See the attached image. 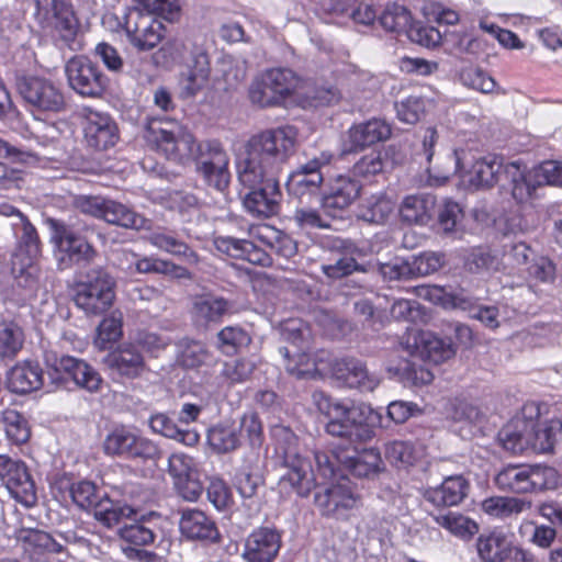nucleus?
Returning <instances> with one entry per match:
<instances>
[{
    "instance_id": "nucleus-1",
    "label": "nucleus",
    "mask_w": 562,
    "mask_h": 562,
    "mask_svg": "<svg viewBox=\"0 0 562 562\" xmlns=\"http://www.w3.org/2000/svg\"><path fill=\"white\" fill-rule=\"evenodd\" d=\"M292 127L266 130L251 136L236 161L238 182L249 190L243 199L245 209L257 217L277 215L282 192L279 176L295 153Z\"/></svg>"
},
{
    "instance_id": "nucleus-2",
    "label": "nucleus",
    "mask_w": 562,
    "mask_h": 562,
    "mask_svg": "<svg viewBox=\"0 0 562 562\" xmlns=\"http://www.w3.org/2000/svg\"><path fill=\"white\" fill-rule=\"evenodd\" d=\"M170 126L171 128H149L157 149L168 160L180 165L195 161L198 172L203 176L209 186L224 191L229 184L231 172L229 157L223 145L215 139L196 143L187 127L175 123Z\"/></svg>"
},
{
    "instance_id": "nucleus-3",
    "label": "nucleus",
    "mask_w": 562,
    "mask_h": 562,
    "mask_svg": "<svg viewBox=\"0 0 562 562\" xmlns=\"http://www.w3.org/2000/svg\"><path fill=\"white\" fill-rule=\"evenodd\" d=\"M313 404L327 418L325 431L341 439L340 445H366L375 435L373 419L378 414L364 404H348L317 390Z\"/></svg>"
},
{
    "instance_id": "nucleus-4",
    "label": "nucleus",
    "mask_w": 562,
    "mask_h": 562,
    "mask_svg": "<svg viewBox=\"0 0 562 562\" xmlns=\"http://www.w3.org/2000/svg\"><path fill=\"white\" fill-rule=\"evenodd\" d=\"M464 181L473 189H490L495 183L505 179L508 181L513 199L517 203H524L532 198L535 186L525 168L513 161L503 164V159L495 155H488L476 159L463 176Z\"/></svg>"
},
{
    "instance_id": "nucleus-5",
    "label": "nucleus",
    "mask_w": 562,
    "mask_h": 562,
    "mask_svg": "<svg viewBox=\"0 0 562 562\" xmlns=\"http://www.w3.org/2000/svg\"><path fill=\"white\" fill-rule=\"evenodd\" d=\"M560 475L549 465L540 463H508L494 476L495 486L512 494H539L555 490Z\"/></svg>"
},
{
    "instance_id": "nucleus-6",
    "label": "nucleus",
    "mask_w": 562,
    "mask_h": 562,
    "mask_svg": "<svg viewBox=\"0 0 562 562\" xmlns=\"http://www.w3.org/2000/svg\"><path fill=\"white\" fill-rule=\"evenodd\" d=\"M276 452L288 472L281 476L280 484L289 485L301 497H306L315 486V474L311 461L301 456L297 437L282 429L278 437Z\"/></svg>"
},
{
    "instance_id": "nucleus-7",
    "label": "nucleus",
    "mask_w": 562,
    "mask_h": 562,
    "mask_svg": "<svg viewBox=\"0 0 562 562\" xmlns=\"http://www.w3.org/2000/svg\"><path fill=\"white\" fill-rule=\"evenodd\" d=\"M115 280L102 267L88 270L75 285L74 302L88 315L105 313L115 299Z\"/></svg>"
},
{
    "instance_id": "nucleus-8",
    "label": "nucleus",
    "mask_w": 562,
    "mask_h": 562,
    "mask_svg": "<svg viewBox=\"0 0 562 562\" xmlns=\"http://www.w3.org/2000/svg\"><path fill=\"white\" fill-rule=\"evenodd\" d=\"M46 223L52 232L50 239L57 248V262L60 270L74 266H87L97 257L98 252L93 245L65 222L47 218Z\"/></svg>"
},
{
    "instance_id": "nucleus-9",
    "label": "nucleus",
    "mask_w": 562,
    "mask_h": 562,
    "mask_svg": "<svg viewBox=\"0 0 562 562\" xmlns=\"http://www.w3.org/2000/svg\"><path fill=\"white\" fill-rule=\"evenodd\" d=\"M103 450L111 457L143 462L156 461L161 457L160 449L153 440L125 426L115 427L106 435Z\"/></svg>"
},
{
    "instance_id": "nucleus-10",
    "label": "nucleus",
    "mask_w": 562,
    "mask_h": 562,
    "mask_svg": "<svg viewBox=\"0 0 562 562\" xmlns=\"http://www.w3.org/2000/svg\"><path fill=\"white\" fill-rule=\"evenodd\" d=\"M293 89V71L285 68H273L252 80L248 95L252 104L260 108H270L281 105Z\"/></svg>"
},
{
    "instance_id": "nucleus-11",
    "label": "nucleus",
    "mask_w": 562,
    "mask_h": 562,
    "mask_svg": "<svg viewBox=\"0 0 562 562\" xmlns=\"http://www.w3.org/2000/svg\"><path fill=\"white\" fill-rule=\"evenodd\" d=\"M34 18L43 29L54 30L68 46L75 41L79 29L72 4L67 0H33Z\"/></svg>"
},
{
    "instance_id": "nucleus-12",
    "label": "nucleus",
    "mask_w": 562,
    "mask_h": 562,
    "mask_svg": "<svg viewBox=\"0 0 562 562\" xmlns=\"http://www.w3.org/2000/svg\"><path fill=\"white\" fill-rule=\"evenodd\" d=\"M0 483L10 495L25 507L37 502V488L24 461L8 454H0Z\"/></svg>"
},
{
    "instance_id": "nucleus-13",
    "label": "nucleus",
    "mask_w": 562,
    "mask_h": 562,
    "mask_svg": "<svg viewBox=\"0 0 562 562\" xmlns=\"http://www.w3.org/2000/svg\"><path fill=\"white\" fill-rule=\"evenodd\" d=\"M69 87L82 97H100L109 79L101 68L85 55L74 56L65 65Z\"/></svg>"
},
{
    "instance_id": "nucleus-14",
    "label": "nucleus",
    "mask_w": 562,
    "mask_h": 562,
    "mask_svg": "<svg viewBox=\"0 0 562 562\" xmlns=\"http://www.w3.org/2000/svg\"><path fill=\"white\" fill-rule=\"evenodd\" d=\"M123 29L128 43L138 52L157 47L166 31L161 21L136 8L130 9L125 14Z\"/></svg>"
},
{
    "instance_id": "nucleus-15",
    "label": "nucleus",
    "mask_w": 562,
    "mask_h": 562,
    "mask_svg": "<svg viewBox=\"0 0 562 562\" xmlns=\"http://www.w3.org/2000/svg\"><path fill=\"white\" fill-rule=\"evenodd\" d=\"M15 87L23 100L38 110L58 112L65 106L61 91L46 78L16 76Z\"/></svg>"
},
{
    "instance_id": "nucleus-16",
    "label": "nucleus",
    "mask_w": 562,
    "mask_h": 562,
    "mask_svg": "<svg viewBox=\"0 0 562 562\" xmlns=\"http://www.w3.org/2000/svg\"><path fill=\"white\" fill-rule=\"evenodd\" d=\"M102 363L114 381L135 380L147 370L145 357L135 344L125 341L109 351Z\"/></svg>"
},
{
    "instance_id": "nucleus-17",
    "label": "nucleus",
    "mask_w": 562,
    "mask_h": 562,
    "mask_svg": "<svg viewBox=\"0 0 562 562\" xmlns=\"http://www.w3.org/2000/svg\"><path fill=\"white\" fill-rule=\"evenodd\" d=\"M360 495L347 479L325 487L314 495V504L328 518L344 519L358 507Z\"/></svg>"
},
{
    "instance_id": "nucleus-18",
    "label": "nucleus",
    "mask_w": 562,
    "mask_h": 562,
    "mask_svg": "<svg viewBox=\"0 0 562 562\" xmlns=\"http://www.w3.org/2000/svg\"><path fill=\"white\" fill-rule=\"evenodd\" d=\"M361 184L349 175H337L329 179L323 193L322 207L333 217H341L350 205L359 198Z\"/></svg>"
},
{
    "instance_id": "nucleus-19",
    "label": "nucleus",
    "mask_w": 562,
    "mask_h": 562,
    "mask_svg": "<svg viewBox=\"0 0 562 562\" xmlns=\"http://www.w3.org/2000/svg\"><path fill=\"white\" fill-rule=\"evenodd\" d=\"M331 375L341 385L361 393H371L381 383V378L370 372L366 363L356 358L336 360L331 366Z\"/></svg>"
},
{
    "instance_id": "nucleus-20",
    "label": "nucleus",
    "mask_w": 562,
    "mask_h": 562,
    "mask_svg": "<svg viewBox=\"0 0 562 562\" xmlns=\"http://www.w3.org/2000/svg\"><path fill=\"white\" fill-rule=\"evenodd\" d=\"M282 547V533L274 527H259L245 540L241 557L246 562H274Z\"/></svg>"
},
{
    "instance_id": "nucleus-21",
    "label": "nucleus",
    "mask_w": 562,
    "mask_h": 562,
    "mask_svg": "<svg viewBox=\"0 0 562 562\" xmlns=\"http://www.w3.org/2000/svg\"><path fill=\"white\" fill-rule=\"evenodd\" d=\"M16 221L13 222L12 227L16 238V248L13 254V265H20L21 270L25 267L32 266L42 254V241L40 239L37 229L29 221V218L20 211L15 210Z\"/></svg>"
},
{
    "instance_id": "nucleus-22",
    "label": "nucleus",
    "mask_w": 562,
    "mask_h": 562,
    "mask_svg": "<svg viewBox=\"0 0 562 562\" xmlns=\"http://www.w3.org/2000/svg\"><path fill=\"white\" fill-rule=\"evenodd\" d=\"M345 471L356 477L370 479L383 471V461L376 448L363 445H345V453L338 454Z\"/></svg>"
},
{
    "instance_id": "nucleus-23",
    "label": "nucleus",
    "mask_w": 562,
    "mask_h": 562,
    "mask_svg": "<svg viewBox=\"0 0 562 562\" xmlns=\"http://www.w3.org/2000/svg\"><path fill=\"white\" fill-rule=\"evenodd\" d=\"M87 145L95 150H106L116 145L120 131L116 122L105 113L90 112L83 127Z\"/></svg>"
},
{
    "instance_id": "nucleus-24",
    "label": "nucleus",
    "mask_w": 562,
    "mask_h": 562,
    "mask_svg": "<svg viewBox=\"0 0 562 562\" xmlns=\"http://www.w3.org/2000/svg\"><path fill=\"white\" fill-rule=\"evenodd\" d=\"M120 538L127 543L122 550L126 558L143 562H154L156 554L151 551L139 549L154 543L156 532L144 521L124 525L119 529Z\"/></svg>"
},
{
    "instance_id": "nucleus-25",
    "label": "nucleus",
    "mask_w": 562,
    "mask_h": 562,
    "mask_svg": "<svg viewBox=\"0 0 562 562\" xmlns=\"http://www.w3.org/2000/svg\"><path fill=\"white\" fill-rule=\"evenodd\" d=\"M214 247L217 251L234 259L247 260L252 265L261 267H270L272 265L271 255L249 239L218 236L214 239Z\"/></svg>"
},
{
    "instance_id": "nucleus-26",
    "label": "nucleus",
    "mask_w": 562,
    "mask_h": 562,
    "mask_svg": "<svg viewBox=\"0 0 562 562\" xmlns=\"http://www.w3.org/2000/svg\"><path fill=\"white\" fill-rule=\"evenodd\" d=\"M210 72V58L206 49L194 43L191 48V63L180 80L181 95L183 98L194 97L207 83Z\"/></svg>"
},
{
    "instance_id": "nucleus-27",
    "label": "nucleus",
    "mask_w": 562,
    "mask_h": 562,
    "mask_svg": "<svg viewBox=\"0 0 562 562\" xmlns=\"http://www.w3.org/2000/svg\"><path fill=\"white\" fill-rule=\"evenodd\" d=\"M231 307V302L222 296L213 294L198 295L193 299L192 303V322L195 327L207 329L213 325L220 324Z\"/></svg>"
},
{
    "instance_id": "nucleus-28",
    "label": "nucleus",
    "mask_w": 562,
    "mask_h": 562,
    "mask_svg": "<svg viewBox=\"0 0 562 562\" xmlns=\"http://www.w3.org/2000/svg\"><path fill=\"white\" fill-rule=\"evenodd\" d=\"M470 483L463 475L447 476L442 483L435 487H428L423 496L426 502L436 507L457 506L469 495Z\"/></svg>"
},
{
    "instance_id": "nucleus-29",
    "label": "nucleus",
    "mask_w": 562,
    "mask_h": 562,
    "mask_svg": "<svg viewBox=\"0 0 562 562\" xmlns=\"http://www.w3.org/2000/svg\"><path fill=\"white\" fill-rule=\"evenodd\" d=\"M7 386L12 393L26 394L45 386L44 371L38 362L16 363L7 374Z\"/></svg>"
},
{
    "instance_id": "nucleus-30",
    "label": "nucleus",
    "mask_w": 562,
    "mask_h": 562,
    "mask_svg": "<svg viewBox=\"0 0 562 562\" xmlns=\"http://www.w3.org/2000/svg\"><path fill=\"white\" fill-rule=\"evenodd\" d=\"M392 134L391 125L381 119H371L353 124L348 130L349 150H361L376 143L384 142Z\"/></svg>"
},
{
    "instance_id": "nucleus-31",
    "label": "nucleus",
    "mask_w": 562,
    "mask_h": 562,
    "mask_svg": "<svg viewBox=\"0 0 562 562\" xmlns=\"http://www.w3.org/2000/svg\"><path fill=\"white\" fill-rule=\"evenodd\" d=\"M342 250L339 258L333 263L322 265V272L329 279H340L352 274L353 272L368 273L371 272L374 266L371 262H358L357 256L360 255V249L349 240H340L339 246Z\"/></svg>"
},
{
    "instance_id": "nucleus-32",
    "label": "nucleus",
    "mask_w": 562,
    "mask_h": 562,
    "mask_svg": "<svg viewBox=\"0 0 562 562\" xmlns=\"http://www.w3.org/2000/svg\"><path fill=\"white\" fill-rule=\"evenodd\" d=\"M179 527L182 536L190 540L216 542L220 539L215 521L199 509L183 510Z\"/></svg>"
},
{
    "instance_id": "nucleus-33",
    "label": "nucleus",
    "mask_w": 562,
    "mask_h": 562,
    "mask_svg": "<svg viewBox=\"0 0 562 562\" xmlns=\"http://www.w3.org/2000/svg\"><path fill=\"white\" fill-rule=\"evenodd\" d=\"M85 360L68 355H58L55 351L44 352V363L47 369L48 384L53 387L64 385L69 379L75 381L78 371L85 364Z\"/></svg>"
},
{
    "instance_id": "nucleus-34",
    "label": "nucleus",
    "mask_w": 562,
    "mask_h": 562,
    "mask_svg": "<svg viewBox=\"0 0 562 562\" xmlns=\"http://www.w3.org/2000/svg\"><path fill=\"white\" fill-rule=\"evenodd\" d=\"M510 542L509 536L501 529L484 531L475 541L477 558L481 562H508Z\"/></svg>"
},
{
    "instance_id": "nucleus-35",
    "label": "nucleus",
    "mask_w": 562,
    "mask_h": 562,
    "mask_svg": "<svg viewBox=\"0 0 562 562\" xmlns=\"http://www.w3.org/2000/svg\"><path fill=\"white\" fill-rule=\"evenodd\" d=\"M437 201L431 194H413L406 196L400 206L403 222L416 225H427L435 212Z\"/></svg>"
},
{
    "instance_id": "nucleus-36",
    "label": "nucleus",
    "mask_w": 562,
    "mask_h": 562,
    "mask_svg": "<svg viewBox=\"0 0 562 562\" xmlns=\"http://www.w3.org/2000/svg\"><path fill=\"white\" fill-rule=\"evenodd\" d=\"M529 449L536 453H547L553 450L558 436L562 431V423L559 419L539 420L528 418Z\"/></svg>"
},
{
    "instance_id": "nucleus-37",
    "label": "nucleus",
    "mask_w": 562,
    "mask_h": 562,
    "mask_svg": "<svg viewBox=\"0 0 562 562\" xmlns=\"http://www.w3.org/2000/svg\"><path fill=\"white\" fill-rule=\"evenodd\" d=\"M103 221L125 229L142 231L150 229L151 227L150 220L144 217L127 205L109 199L104 210Z\"/></svg>"
},
{
    "instance_id": "nucleus-38",
    "label": "nucleus",
    "mask_w": 562,
    "mask_h": 562,
    "mask_svg": "<svg viewBox=\"0 0 562 562\" xmlns=\"http://www.w3.org/2000/svg\"><path fill=\"white\" fill-rule=\"evenodd\" d=\"M528 417L515 416L498 432L499 443L513 453H522L530 447Z\"/></svg>"
},
{
    "instance_id": "nucleus-39",
    "label": "nucleus",
    "mask_w": 562,
    "mask_h": 562,
    "mask_svg": "<svg viewBox=\"0 0 562 562\" xmlns=\"http://www.w3.org/2000/svg\"><path fill=\"white\" fill-rule=\"evenodd\" d=\"M481 507L485 514L494 518L507 519L530 510L532 502L515 496H492L484 499Z\"/></svg>"
},
{
    "instance_id": "nucleus-40",
    "label": "nucleus",
    "mask_w": 562,
    "mask_h": 562,
    "mask_svg": "<svg viewBox=\"0 0 562 562\" xmlns=\"http://www.w3.org/2000/svg\"><path fill=\"white\" fill-rule=\"evenodd\" d=\"M414 345L419 353L435 363L442 362L454 355L451 341L439 338L431 331H418Z\"/></svg>"
},
{
    "instance_id": "nucleus-41",
    "label": "nucleus",
    "mask_w": 562,
    "mask_h": 562,
    "mask_svg": "<svg viewBox=\"0 0 562 562\" xmlns=\"http://www.w3.org/2000/svg\"><path fill=\"white\" fill-rule=\"evenodd\" d=\"M92 513L94 519L106 528H112L123 518H130L136 514L133 507L120 501H113L106 494H103L94 505Z\"/></svg>"
},
{
    "instance_id": "nucleus-42",
    "label": "nucleus",
    "mask_w": 562,
    "mask_h": 562,
    "mask_svg": "<svg viewBox=\"0 0 562 562\" xmlns=\"http://www.w3.org/2000/svg\"><path fill=\"white\" fill-rule=\"evenodd\" d=\"M430 516L438 526L464 541L471 540L480 529L475 520L457 512L438 513Z\"/></svg>"
},
{
    "instance_id": "nucleus-43",
    "label": "nucleus",
    "mask_w": 562,
    "mask_h": 562,
    "mask_svg": "<svg viewBox=\"0 0 562 562\" xmlns=\"http://www.w3.org/2000/svg\"><path fill=\"white\" fill-rule=\"evenodd\" d=\"M148 425L154 432L189 447L196 445L200 439L195 430L179 428L169 416L162 413L153 415L148 420Z\"/></svg>"
},
{
    "instance_id": "nucleus-44",
    "label": "nucleus",
    "mask_w": 562,
    "mask_h": 562,
    "mask_svg": "<svg viewBox=\"0 0 562 562\" xmlns=\"http://www.w3.org/2000/svg\"><path fill=\"white\" fill-rule=\"evenodd\" d=\"M255 237L268 247L271 252L286 260L293 258L297 254L296 241L281 231L263 226L257 231Z\"/></svg>"
},
{
    "instance_id": "nucleus-45",
    "label": "nucleus",
    "mask_w": 562,
    "mask_h": 562,
    "mask_svg": "<svg viewBox=\"0 0 562 562\" xmlns=\"http://www.w3.org/2000/svg\"><path fill=\"white\" fill-rule=\"evenodd\" d=\"M207 442L216 453L232 452L240 446L238 429L233 424H216L207 431Z\"/></svg>"
},
{
    "instance_id": "nucleus-46",
    "label": "nucleus",
    "mask_w": 562,
    "mask_h": 562,
    "mask_svg": "<svg viewBox=\"0 0 562 562\" xmlns=\"http://www.w3.org/2000/svg\"><path fill=\"white\" fill-rule=\"evenodd\" d=\"M394 211V203L385 194H373L362 203L359 217L368 223L383 224Z\"/></svg>"
},
{
    "instance_id": "nucleus-47",
    "label": "nucleus",
    "mask_w": 562,
    "mask_h": 562,
    "mask_svg": "<svg viewBox=\"0 0 562 562\" xmlns=\"http://www.w3.org/2000/svg\"><path fill=\"white\" fill-rule=\"evenodd\" d=\"M251 342L247 330L240 326H226L216 335L215 347L225 356H234Z\"/></svg>"
},
{
    "instance_id": "nucleus-48",
    "label": "nucleus",
    "mask_w": 562,
    "mask_h": 562,
    "mask_svg": "<svg viewBox=\"0 0 562 562\" xmlns=\"http://www.w3.org/2000/svg\"><path fill=\"white\" fill-rule=\"evenodd\" d=\"M134 265L138 273H158L175 279H191V273L187 268L162 259L145 257L136 259Z\"/></svg>"
},
{
    "instance_id": "nucleus-49",
    "label": "nucleus",
    "mask_w": 562,
    "mask_h": 562,
    "mask_svg": "<svg viewBox=\"0 0 562 562\" xmlns=\"http://www.w3.org/2000/svg\"><path fill=\"white\" fill-rule=\"evenodd\" d=\"M149 241L153 246L164 251L170 252L173 256L183 257L189 263H196L199 261L196 252L171 233H154L150 235Z\"/></svg>"
},
{
    "instance_id": "nucleus-50",
    "label": "nucleus",
    "mask_w": 562,
    "mask_h": 562,
    "mask_svg": "<svg viewBox=\"0 0 562 562\" xmlns=\"http://www.w3.org/2000/svg\"><path fill=\"white\" fill-rule=\"evenodd\" d=\"M340 453H345V445H338L329 452L316 451L314 453L316 471L324 480L345 479L342 474L345 470L341 460L337 458Z\"/></svg>"
},
{
    "instance_id": "nucleus-51",
    "label": "nucleus",
    "mask_w": 562,
    "mask_h": 562,
    "mask_svg": "<svg viewBox=\"0 0 562 562\" xmlns=\"http://www.w3.org/2000/svg\"><path fill=\"white\" fill-rule=\"evenodd\" d=\"M24 342L22 328L13 322L0 324V357L13 358L21 350Z\"/></svg>"
},
{
    "instance_id": "nucleus-52",
    "label": "nucleus",
    "mask_w": 562,
    "mask_h": 562,
    "mask_svg": "<svg viewBox=\"0 0 562 562\" xmlns=\"http://www.w3.org/2000/svg\"><path fill=\"white\" fill-rule=\"evenodd\" d=\"M380 24L389 32H408L412 24L411 12L403 5H387L380 16Z\"/></svg>"
},
{
    "instance_id": "nucleus-53",
    "label": "nucleus",
    "mask_w": 562,
    "mask_h": 562,
    "mask_svg": "<svg viewBox=\"0 0 562 562\" xmlns=\"http://www.w3.org/2000/svg\"><path fill=\"white\" fill-rule=\"evenodd\" d=\"M2 424L8 439L13 443L21 445L29 440L31 432L27 422L18 411H4Z\"/></svg>"
},
{
    "instance_id": "nucleus-54",
    "label": "nucleus",
    "mask_w": 562,
    "mask_h": 562,
    "mask_svg": "<svg viewBox=\"0 0 562 562\" xmlns=\"http://www.w3.org/2000/svg\"><path fill=\"white\" fill-rule=\"evenodd\" d=\"M499 265L498 256L486 247L473 248L465 258V267L473 273L497 270Z\"/></svg>"
},
{
    "instance_id": "nucleus-55",
    "label": "nucleus",
    "mask_w": 562,
    "mask_h": 562,
    "mask_svg": "<svg viewBox=\"0 0 562 562\" xmlns=\"http://www.w3.org/2000/svg\"><path fill=\"white\" fill-rule=\"evenodd\" d=\"M146 11L144 14H151L168 22L178 21L181 15L179 0H138L136 1Z\"/></svg>"
},
{
    "instance_id": "nucleus-56",
    "label": "nucleus",
    "mask_w": 562,
    "mask_h": 562,
    "mask_svg": "<svg viewBox=\"0 0 562 562\" xmlns=\"http://www.w3.org/2000/svg\"><path fill=\"white\" fill-rule=\"evenodd\" d=\"M530 177L531 183L537 187L542 184H551L562 187V162L544 161L533 172H526ZM536 190H533L532 195Z\"/></svg>"
},
{
    "instance_id": "nucleus-57",
    "label": "nucleus",
    "mask_w": 562,
    "mask_h": 562,
    "mask_svg": "<svg viewBox=\"0 0 562 562\" xmlns=\"http://www.w3.org/2000/svg\"><path fill=\"white\" fill-rule=\"evenodd\" d=\"M70 496L74 503L81 509L92 510L94 505L102 497L97 485L87 480L72 483L70 486Z\"/></svg>"
},
{
    "instance_id": "nucleus-58",
    "label": "nucleus",
    "mask_w": 562,
    "mask_h": 562,
    "mask_svg": "<svg viewBox=\"0 0 562 562\" xmlns=\"http://www.w3.org/2000/svg\"><path fill=\"white\" fill-rule=\"evenodd\" d=\"M323 181L324 177L322 173L304 176L303 173L291 172L288 177L286 188L290 194L303 196L318 192Z\"/></svg>"
},
{
    "instance_id": "nucleus-59",
    "label": "nucleus",
    "mask_w": 562,
    "mask_h": 562,
    "mask_svg": "<svg viewBox=\"0 0 562 562\" xmlns=\"http://www.w3.org/2000/svg\"><path fill=\"white\" fill-rule=\"evenodd\" d=\"M403 382L412 384H427L432 381L430 371L417 366L411 360L403 359L395 367L389 369Z\"/></svg>"
},
{
    "instance_id": "nucleus-60",
    "label": "nucleus",
    "mask_w": 562,
    "mask_h": 562,
    "mask_svg": "<svg viewBox=\"0 0 562 562\" xmlns=\"http://www.w3.org/2000/svg\"><path fill=\"white\" fill-rule=\"evenodd\" d=\"M211 359V355L206 347L195 340H187L181 345L179 362L188 369L199 368Z\"/></svg>"
},
{
    "instance_id": "nucleus-61",
    "label": "nucleus",
    "mask_w": 562,
    "mask_h": 562,
    "mask_svg": "<svg viewBox=\"0 0 562 562\" xmlns=\"http://www.w3.org/2000/svg\"><path fill=\"white\" fill-rule=\"evenodd\" d=\"M262 484V475L252 465L243 467L236 474V488L244 498L254 497Z\"/></svg>"
},
{
    "instance_id": "nucleus-62",
    "label": "nucleus",
    "mask_w": 562,
    "mask_h": 562,
    "mask_svg": "<svg viewBox=\"0 0 562 562\" xmlns=\"http://www.w3.org/2000/svg\"><path fill=\"white\" fill-rule=\"evenodd\" d=\"M137 346L138 350H143L153 357H158L171 342L170 338L154 331L140 330L131 340Z\"/></svg>"
},
{
    "instance_id": "nucleus-63",
    "label": "nucleus",
    "mask_w": 562,
    "mask_h": 562,
    "mask_svg": "<svg viewBox=\"0 0 562 562\" xmlns=\"http://www.w3.org/2000/svg\"><path fill=\"white\" fill-rule=\"evenodd\" d=\"M397 117L407 124H416L425 114V100L419 95H409L395 103Z\"/></svg>"
},
{
    "instance_id": "nucleus-64",
    "label": "nucleus",
    "mask_w": 562,
    "mask_h": 562,
    "mask_svg": "<svg viewBox=\"0 0 562 562\" xmlns=\"http://www.w3.org/2000/svg\"><path fill=\"white\" fill-rule=\"evenodd\" d=\"M386 160L381 151L373 150L362 156L352 166V175L359 178H370L383 171Z\"/></svg>"
}]
</instances>
